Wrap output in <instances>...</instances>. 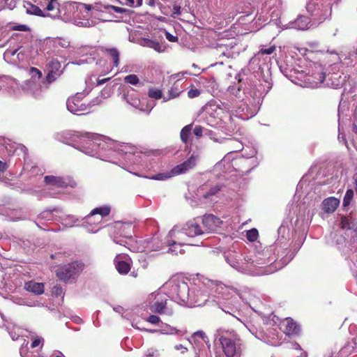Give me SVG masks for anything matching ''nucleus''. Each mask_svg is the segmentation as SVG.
I'll use <instances>...</instances> for the list:
<instances>
[{"instance_id":"c9c22d12","label":"nucleus","mask_w":357,"mask_h":357,"mask_svg":"<svg viewBox=\"0 0 357 357\" xmlns=\"http://www.w3.org/2000/svg\"><path fill=\"white\" fill-rule=\"evenodd\" d=\"M204 128L201 126H197L193 130V133L197 137H201L203 135Z\"/></svg>"},{"instance_id":"f03ea898","label":"nucleus","mask_w":357,"mask_h":357,"mask_svg":"<svg viewBox=\"0 0 357 357\" xmlns=\"http://www.w3.org/2000/svg\"><path fill=\"white\" fill-rule=\"evenodd\" d=\"M218 340L225 355L227 357H234L237 351V345L241 340L236 331H222L219 335Z\"/></svg>"},{"instance_id":"a878e982","label":"nucleus","mask_w":357,"mask_h":357,"mask_svg":"<svg viewBox=\"0 0 357 357\" xmlns=\"http://www.w3.org/2000/svg\"><path fill=\"white\" fill-rule=\"evenodd\" d=\"M125 98L126 99L127 102L134 107L137 108L139 106L140 100L138 97L133 98L129 94H127L125 96Z\"/></svg>"},{"instance_id":"b1692460","label":"nucleus","mask_w":357,"mask_h":357,"mask_svg":"<svg viewBox=\"0 0 357 357\" xmlns=\"http://www.w3.org/2000/svg\"><path fill=\"white\" fill-rule=\"evenodd\" d=\"M259 236V233L257 229H251L248 230L246 233V237L248 240L250 242H254L257 241Z\"/></svg>"},{"instance_id":"f3484780","label":"nucleus","mask_w":357,"mask_h":357,"mask_svg":"<svg viewBox=\"0 0 357 357\" xmlns=\"http://www.w3.org/2000/svg\"><path fill=\"white\" fill-rule=\"evenodd\" d=\"M340 227L342 229H354L356 227V223L351 218L343 216L341 218Z\"/></svg>"},{"instance_id":"7ed1b4c3","label":"nucleus","mask_w":357,"mask_h":357,"mask_svg":"<svg viewBox=\"0 0 357 357\" xmlns=\"http://www.w3.org/2000/svg\"><path fill=\"white\" fill-rule=\"evenodd\" d=\"M85 264L80 261L61 266L56 271V275L59 280L68 282L78 277L84 269Z\"/></svg>"},{"instance_id":"4c0bfd02","label":"nucleus","mask_w":357,"mask_h":357,"mask_svg":"<svg viewBox=\"0 0 357 357\" xmlns=\"http://www.w3.org/2000/svg\"><path fill=\"white\" fill-rule=\"evenodd\" d=\"M147 321L151 324H157L160 321V317L156 315L152 314L148 317Z\"/></svg>"},{"instance_id":"72a5a7b5","label":"nucleus","mask_w":357,"mask_h":357,"mask_svg":"<svg viewBox=\"0 0 357 357\" xmlns=\"http://www.w3.org/2000/svg\"><path fill=\"white\" fill-rule=\"evenodd\" d=\"M181 6L177 4V3H174L173 5V13L172 14V17H176V16L181 15Z\"/></svg>"},{"instance_id":"20e7f679","label":"nucleus","mask_w":357,"mask_h":357,"mask_svg":"<svg viewBox=\"0 0 357 357\" xmlns=\"http://www.w3.org/2000/svg\"><path fill=\"white\" fill-rule=\"evenodd\" d=\"M66 105L68 109L71 113L77 115L87 112L89 107L88 100L84 98H81L80 96L68 99Z\"/></svg>"},{"instance_id":"4be33fe9","label":"nucleus","mask_w":357,"mask_h":357,"mask_svg":"<svg viewBox=\"0 0 357 357\" xmlns=\"http://www.w3.org/2000/svg\"><path fill=\"white\" fill-rule=\"evenodd\" d=\"M354 190L351 189H348L346 191V193H345L344 199H343V202H342L343 206L346 207L350 204V203L354 197Z\"/></svg>"},{"instance_id":"473e14b6","label":"nucleus","mask_w":357,"mask_h":357,"mask_svg":"<svg viewBox=\"0 0 357 357\" xmlns=\"http://www.w3.org/2000/svg\"><path fill=\"white\" fill-rule=\"evenodd\" d=\"M170 177L171 176L169 174H158L150 177V178L153 180H165Z\"/></svg>"},{"instance_id":"6ab92c4d","label":"nucleus","mask_w":357,"mask_h":357,"mask_svg":"<svg viewBox=\"0 0 357 357\" xmlns=\"http://www.w3.org/2000/svg\"><path fill=\"white\" fill-rule=\"evenodd\" d=\"M181 93V90L180 89L178 84L175 83L168 91V97L164 98V100L167 101L172 98H177L179 96Z\"/></svg>"},{"instance_id":"423d86ee","label":"nucleus","mask_w":357,"mask_h":357,"mask_svg":"<svg viewBox=\"0 0 357 357\" xmlns=\"http://www.w3.org/2000/svg\"><path fill=\"white\" fill-rule=\"evenodd\" d=\"M196 165V157L192 155L188 160L183 163L176 165L172 169V173L174 175H178L185 173L189 169L193 168Z\"/></svg>"},{"instance_id":"c03bdc74","label":"nucleus","mask_w":357,"mask_h":357,"mask_svg":"<svg viewBox=\"0 0 357 357\" xmlns=\"http://www.w3.org/2000/svg\"><path fill=\"white\" fill-rule=\"evenodd\" d=\"M175 349L176 350H179V349H182L181 352L182 353H184L185 351H187V349L185 347H184L182 344H176L175 346Z\"/></svg>"},{"instance_id":"de8ad7c7","label":"nucleus","mask_w":357,"mask_h":357,"mask_svg":"<svg viewBox=\"0 0 357 357\" xmlns=\"http://www.w3.org/2000/svg\"><path fill=\"white\" fill-rule=\"evenodd\" d=\"M195 357H204L203 356V351L199 349L198 352H196Z\"/></svg>"},{"instance_id":"5fc2aeb1","label":"nucleus","mask_w":357,"mask_h":357,"mask_svg":"<svg viewBox=\"0 0 357 357\" xmlns=\"http://www.w3.org/2000/svg\"><path fill=\"white\" fill-rule=\"evenodd\" d=\"M91 5H86V8L88 10L91 9Z\"/></svg>"},{"instance_id":"c756f323","label":"nucleus","mask_w":357,"mask_h":357,"mask_svg":"<svg viewBox=\"0 0 357 357\" xmlns=\"http://www.w3.org/2000/svg\"><path fill=\"white\" fill-rule=\"evenodd\" d=\"M52 294H54L56 296H63L64 291L62 288V287L59 284H56L52 288Z\"/></svg>"},{"instance_id":"4d7b16f0","label":"nucleus","mask_w":357,"mask_h":357,"mask_svg":"<svg viewBox=\"0 0 357 357\" xmlns=\"http://www.w3.org/2000/svg\"><path fill=\"white\" fill-rule=\"evenodd\" d=\"M56 357H61L60 356H56Z\"/></svg>"},{"instance_id":"2f4dec72","label":"nucleus","mask_w":357,"mask_h":357,"mask_svg":"<svg viewBox=\"0 0 357 357\" xmlns=\"http://www.w3.org/2000/svg\"><path fill=\"white\" fill-rule=\"evenodd\" d=\"M107 8V9H111L118 13H124L128 12V10L126 8L118 7V6H112V5L108 6Z\"/></svg>"},{"instance_id":"f704fd0d","label":"nucleus","mask_w":357,"mask_h":357,"mask_svg":"<svg viewBox=\"0 0 357 357\" xmlns=\"http://www.w3.org/2000/svg\"><path fill=\"white\" fill-rule=\"evenodd\" d=\"M275 50L274 45L269 47L268 48H261L259 53L261 54H271Z\"/></svg>"},{"instance_id":"37998d69","label":"nucleus","mask_w":357,"mask_h":357,"mask_svg":"<svg viewBox=\"0 0 357 357\" xmlns=\"http://www.w3.org/2000/svg\"><path fill=\"white\" fill-rule=\"evenodd\" d=\"M166 38L170 42H176L178 40L176 36H172L171 33L166 32Z\"/></svg>"},{"instance_id":"a18cd8bd","label":"nucleus","mask_w":357,"mask_h":357,"mask_svg":"<svg viewBox=\"0 0 357 357\" xmlns=\"http://www.w3.org/2000/svg\"><path fill=\"white\" fill-rule=\"evenodd\" d=\"M110 78H105V79H98L97 81V84L98 85H101V84H105V82H107Z\"/></svg>"},{"instance_id":"393cba45","label":"nucleus","mask_w":357,"mask_h":357,"mask_svg":"<svg viewBox=\"0 0 357 357\" xmlns=\"http://www.w3.org/2000/svg\"><path fill=\"white\" fill-rule=\"evenodd\" d=\"M124 82L132 85H137L139 82L138 77L135 74H130L124 77Z\"/></svg>"},{"instance_id":"5701e85b","label":"nucleus","mask_w":357,"mask_h":357,"mask_svg":"<svg viewBox=\"0 0 357 357\" xmlns=\"http://www.w3.org/2000/svg\"><path fill=\"white\" fill-rule=\"evenodd\" d=\"M241 91V87L239 84L234 83L228 88V92L235 97H239Z\"/></svg>"},{"instance_id":"6e6552de","label":"nucleus","mask_w":357,"mask_h":357,"mask_svg":"<svg viewBox=\"0 0 357 357\" xmlns=\"http://www.w3.org/2000/svg\"><path fill=\"white\" fill-rule=\"evenodd\" d=\"M339 205L340 200L334 197H328L324 199L321 203L322 209L326 213H333Z\"/></svg>"},{"instance_id":"603ef678","label":"nucleus","mask_w":357,"mask_h":357,"mask_svg":"<svg viewBox=\"0 0 357 357\" xmlns=\"http://www.w3.org/2000/svg\"><path fill=\"white\" fill-rule=\"evenodd\" d=\"M183 288L185 290H187V291L188 290V286H187V284H186L185 283H184V284H183Z\"/></svg>"},{"instance_id":"39448f33","label":"nucleus","mask_w":357,"mask_h":357,"mask_svg":"<svg viewBox=\"0 0 357 357\" xmlns=\"http://www.w3.org/2000/svg\"><path fill=\"white\" fill-rule=\"evenodd\" d=\"M127 257V255L119 254L116 255L114 259L115 268L117 270V271L121 275L127 274L130 271L131 268L130 264L128 261H124V259Z\"/></svg>"},{"instance_id":"aec40b11","label":"nucleus","mask_w":357,"mask_h":357,"mask_svg":"<svg viewBox=\"0 0 357 357\" xmlns=\"http://www.w3.org/2000/svg\"><path fill=\"white\" fill-rule=\"evenodd\" d=\"M222 188V185L221 184H216L215 185L212 186L208 191L206 192L203 195V197L204 199H208L211 197L215 195L219 191L221 190Z\"/></svg>"},{"instance_id":"c85d7f7f","label":"nucleus","mask_w":357,"mask_h":357,"mask_svg":"<svg viewBox=\"0 0 357 357\" xmlns=\"http://www.w3.org/2000/svg\"><path fill=\"white\" fill-rule=\"evenodd\" d=\"M61 75V73H56L54 72H51L48 70V73L46 75V82L49 84L52 83L54 82L57 77Z\"/></svg>"},{"instance_id":"4468645a","label":"nucleus","mask_w":357,"mask_h":357,"mask_svg":"<svg viewBox=\"0 0 357 357\" xmlns=\"http://www.w3.org/2000/svg\"><path fill=\"white\" fill-rule=\"evenodd\" d=\"M115 227L118 230H119V231H122L121 235H123L124 237L129 239L132 238V234L126 231L127 229L131 228V224L125 222H116Z\"/></svg>"},{"instance_id":"58836bf2","label":"nucleus","mask_w":357,"mask_h":357,"mask_svg":"<svg viewBox=\"0 0 357 357\" xmlns=\"http://www.w3.org/2000/svg\"><path fill=\"white\" fill-rule=\"evenodd\" d=\"M192 337L193 338L199 337V338L202 339L203 340H204V339L206 338V335L205 333L203 332L202 331H198L193 333Z\"/></svg>"},{"instance_id":"412c9836","label":"nucleus","mask_w":357,"mask_h":357,"mask_svg":"<svg viewBox=\"0 0 357 357\" xmlns=\"http://www.w3.org/2000/svg\"><path fill=\"white\" fill-rule=\"evenodd\" d=\"M61 63L56 60L53 59L50 61L47 64V68L49 71L56 73H61L60 69H61Z\"/></svg>"},{"instance_id":"9b49d317","label":"nucleus","mask_w":357,"mask_h":357,"mask_svg":"<svg viewBox=\"0 0 357 357\" xmlns=\"http://www.w3.org/2000/svg\"><path fill=\"white\" fill-rule=\"evenodd\" d=\"M111 211V208L108 206H103L100 207L96 208L93 209L91 213L86 217V219L88 222L90 221V219L95 215H100L101 218L106 217L109 215Z\"/></svg>"},{"instance_id":"7c9ffc66","label":"nucleus","mask_w":357,"mask_h":357,"mask_svg":"<svg viewBox=\"0 0 357 357\" xmlns=\"http://www.w3.org/2000/svg\"><path fill=\"white\" fill-rule=\"evenodd\" d=\"M201 92L199 90L195 88H190V90L188 91V96L190 98H197L200 95Z\"/></svg>"},{"instance_id":"a19ab883","label":"nucleus","mask_w":357,"mask_h":357,"mask_svg":"<svg viewBox=\"0 0 357 357\" xmlns=\"http://www.w3.org/2000/svg\"><path fill=\"white\" fill-rule=\"evenodd\" d=\"M206 135L208 136L211 139H212L214 142H220L218 138L215 137V133L211 131L208 130L205 133Z\"/></svg>"},{"instance_id":"864d4df0","label":"nucleus","mask_w":357,"mask_h":357,"mask_svg":"<svg viewBox=\"0 0 357 357\" xmlns=\"http://www.w3.org/2000/svg\"><path fill=\"white\" fill-rule=\"evenodd\" d=\"M142 4V0H137V6H140Z\"/></svg>"},{"instance_id":"3c124183","label":"nucleus","mask_w":357,"mask_h":357,"mask_svg":"<svg viewBox=\"0 0 357 357\" xmlns=\"http://www.w3.org/2000/svg\"><path fill=\"white\" fill-rule=\"evenodd\" d=\"M127 3L129 4L130 6H133L134 5V0H126Z\"/></svg>"},{"instance_id":"8fccbe9b","label":"nucleus","mask_w":357,"mask_h":357,"mask_svg":"<svg viewBox=\"0 0 357 357\" xmlns=\"http://www.w3.org/2000/svg\"><path fill=\"white\" fill-rule=\"evenodd\" d=\"M148 5L150 6H153L155 5V0H149Z\"/></svg>"},{"instance_id":"0eeeda50","label":"nucleus","mask_w":357,"mask_h":357,"mask_svg":"<svg viewBox=\"0 0 357 357\" xmlns=\"http://www.w3.org/2000/svg\"><path fill=\"white\" fill-rule=\"evenodd\" d=\"M281 324L284 327V333L288 336L297 335L300 333V326L290 317L284 319Z\"/></svg>"},{"instance_id":"bb28decb","label":"nucleus","mask_w":357,"mask_h":357,"mask_svg":"<svg viewBox=\"0 0 357 357\" xmlns=\"http://www.w3.org/2000/svg\"><path fill=\"white\" fill-rule=\"evenodd\" d=\"M148 95L150 98L154 99H160L162 98V91L158 89H150L148 92Z\"/></svg>"},{"instance_id":"ea45409f","label":"nucleus","mask_w":357,"mask_h":357,"mask_svg":"<svg viewBox=\"0 0 357 357\" xmlns=\"http://www.w3.org/2000/svg\"><path fill=\"white\" fill-rule=\"evenodd\" d=\"M30 73L33 75H37L38 78H40L42 77V73L40 70H38V68H34V67H31L30 68Z\"/></svg>"},{"instance_id":"a211bd4d","label":"nucleus","mask_w":357,"mask_h":357,"mask_svg":"<svg viewBox=\"0 0 357 357\" xmlns=\"http://www.w3.org/2000/svg\"><path fill=\"white\" fill-rule=\"evenodd\" d=\"M46 9L48 11H54L55 12L54 14H53V15H51V14L47 15V16H50L51 17L54 18L59 13V3H58V1L56 0H50V1L48 3V4L46 7Z\"/></svg>"},{"instance_id":"e433bc0d","label":"nucleus","mask_w":357,"mask_h":357,"mask_svg":"<svg viewBox=\"0 0 357 357\" xmlns=\"http://www.w3.org/2000/svg\"><path fill=\"white\" fill-rule=\"evenodd\" d=\"M13 30L21 31H28L29 30V28L28 27V26H26L25 24H20V25L14 26L13 27Z\"/></svg>"},{"instance_id":"6e6d98bb","label":"nucleus","mask_w":357,"mask_h":357,"mask_svg":"<svg viewBox=\"0 0 357 357\" xmlns=\"http://www.w3.org/2000/svg\"><path fill=\"white\" fill-rule=\"evenodd\" d=\"M51 258L54 259V255H51Z\"/></svg>"},{"instance_id":"f8f14e48","label":"nucleus","mask_w":357,"mask_h":357,"mask_svg":"<svg viewBox=\"0 0 357 357\" xmlns=\"http://www.w3.org/2000/svg\"><path fill=\"white\" fill-rule=\"evenodd\" d=\"M167 299L157 300L150 307L151 312L162 314L164 313L166 307Z\"/></svg>"},{"instance_id":"2eb2a0df","label":"nucleus","mask_w":357,"mask_h":357,"mask_svg":"<svg viewBox=\"0 0 357 357\" xmlns=\"http://www.w3.org/2000/svg\"><path fill=\"white\" fill-rule=\"evenodd\" d=\"M107 56L112 59L114 66L117 67L119 64L120 53L116 48H107L105 50Z\"/></svg>"},{"instance_id":"79ce46f5","label":"nucleus","mask_w":357,"mask_h":357,"mask_svg":"<svg viewBox=\"0 0 357 357\" xmlns=\"http://www.w3.org/2000/svg\"><path fill=\"white\" fill-rule=\"evenodd\" d=\"M42 340L40 337L35 338L31 342V348H36L40 345Z\"/></svg>"},{"instance_id":"49530a36","label":"nucleus","mask_w":357,"mask_h":357,"mask_svg":"<svg viewBox=\"0 0 357 357\" xmlns=\"http://www.w3.org/2000/svg\"><path fill=\"white\" fill-rule=\"evenodd\" d=\"M114 241H115V243H118L119 245H123V246H126V243H127L126 241H124V240L116 241V240H115Z\"/></svg>"},{"instance_id":"ddd939ff","label":"nucleus","mask_w":357,"mask_h":357,"mask_svg":"<svg viewBox=\"0 0 357 357\" xmlns=\"http://www.w3.org/2000/svg\"><path fill=\"white\" fill-rule=\"evenodd\" d=\"M24 7L26 9V13L31 15H34L40 17H47L43 11L37 6L32 4L30 2H27Z\"/></svg>"},{"instance_id":"1a4fd4ad","label":"nucleus","mask_w":357,"mask_h":357,"mask_svg":"<svg viewBox=\"0 0 357 357\" xmlns=\"http://www.w3.org/2000/svg\"><path fill=\"white\" fill-rule=\"evenodd\" d=\"M24 289L35 294V295H41L44 293L45 286L42 282H36L34 281H28L24 284Z\"/></svg>"},{"instance_id":"dca6fc26","label":"nucleus","mask_w":357,"mask_h":357,"mask_svg":"<svg viewBox=\"0 0 357 357\" xmlns=\"http://www.w3.org/2000/svg\"><path fill=\"white\" fill-rule=\"evenodd\" d=\"M192 130V123L188 124L181 129L180 132V137L181 140L183 143L187 144L189 142V138L191 135Z\"/></svg>"},{"instance_id":"09e8293b","label":"nucleus","mask_w":357,"mask_h":357,"mask_svg":"<svg viewBox=\"0 0 357 357\" xmlns=\"http://www.w3.org/2000/svg\"><path fill=\"white\" fill-rule=\"evenodd\" d=\"M354 185L355 191L357 194V176L354 178Z\"/></svg>"},{"instance_id":"f257e3e1","label":"nucleus","mask_w":357,"mask_h":357,"mask_svg":"<svg viewBox=\"0 0 357 357\" xmlns=\"http://www.w3.org/2000/svg\"><path fill=\"white\" fill-rule=\"evenodd\" d=\"M222 224V220L213 214H206L202 218L203 229L197 223L188 224L185 234L190 237H195L205 233L216 231Z\"/></svg>"},{"instance_id":"9d476101","label":"nucleus","mask_w":357,"mask_h":357,"mask_svg":"<svg viewBox=\"0 0 357 357\" xmlns=\"http://www.w3.org/2000/svg\"><path fill=\"white\" fill-rule=\"evenodd\" d=\"M46 184L52 185L58 188H64L67 186V183L62 177L54 176H46L44 178Z\"/></svg>"},{"instance_id":"cd10ccee","label":"nucleus","mask_w":357,"mask_h":357,"mask_svg":"<svg viewBox=\"0 0 357 357\" xmlns=\"http://www.w3.org/2000/svg\"><path fill=\"white\" fill-rule=\"evenodd\" d=\"M296 23L300 29H304L309 23V19L307 17L302 16L296 20Z\"/></svg>"}]
</instances>
